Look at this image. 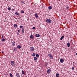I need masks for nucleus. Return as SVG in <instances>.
Returning a JSON list of instances; mask_svg holds the SVG:
<instances>
[{
	"mask_svg": "<svg viewBox=\"0 0 77 77\" xmlns=\"http://www.w3.org/2000/svg\"><path fill=\"white\" fill-rule=\"evenodd\" d=\"M11 65H12V66H15V63L13 61H12L11 62Z\"/></svg>",
	"mask_w": 77,
	"mask_h": 77,
	"instance_id": "obj_1",
	"label": "nucleus"
},
{
	"mask_svg": "<svg viewBox=\"0 0 77 77\" xmlns=\"http://www.w3.org/2000/svg\"><path fill=\"white\" fill-rule=\"evenodd\" d=\"M46 22L47 23H51V20L50 19H47L46 20Z\"/></svg>",
	"mask_w": 77,
	"mask_h": 77,
	"instance_id": "obj_2",
	"label": "nucleus"
},
{
	"mask_svg": "<svg viewBox=\"0 0 77 77\" xmlns=\"http://www.w3.org/2000/svg\"><path fill=\"white\" fill-rule=\"evenodd\" d=\"M48 56L50 58V59H51V58L53 59V55H51V54H48Z\"/></svg>",
	"mask_w": 77,
	"mask_h": 77,
	"instance_id": "obj_3",
	"label": "nucleus"
},
{
	"mask_svg": "<svg viewBox=\"0 0 77 77\" xmlns=\"http://www.w3.org/2000/svg\"><path fill=\"white\" fill-rule=\"evenodd\" d=\"M29 49L31 51H34L35 50V48L33 47H30Z\"/></svg>",
	"mask_w": 77,
	"mask_h": 77,
	"instance_id": "obj_4",
	"label": "nucleus"
},
{
	"mask_svg": "<svg viewBox=\"0 0 77 77\" xmlns=\"http://www.w3.org/2000/svg\"><path fill=\"white\" fill-rule=\"evenodd\" d=\"M60 62L61 63H63L64 62V60L63 58L60 59Z\"/></svg>",
	"mask_w": 77,
	"mask_h": 77,
	"instance_id": "obj_5",
	"label": "nucleus"
},
{
	"mask_svg": "<svg viewBox=\"0 0 77 77\" xmlns=\"http://www.w3.org/2000/svg\"><path fill=\"white\" fill-rule=\"evenodd\" d=\"M35 17L36 18H38L39 17H38V14L36 13L35 14Z\"/></svg>",
	"mask_w": 77,
	"mask_h": 77,
	"instance_id": "obj_6",
	"label": "nucleus"
},
{
	"mask_svg": "<svg viewBox=\"0 0 77 77\" xmlns=\"http://www.w3.org/2000/svg\"><path fill=\"white\" fill-rule=\"evenodd\" d=\"M35 36H36V37H39V36H40V35H39V34H35Z\"/></svg>",
	"mask_w": 77,
	"mask_h": 77,
	"instance_id": "obj_7",
	"label": "nucleus"
},
{
	"mask_svg": "<svg viewBox=\"0 0 77 77\" xmlns=\"http://www.w3.org/2000/svg\"><path fill=\"white\" fill-rule=\"evenodd\" d=\"M30 38H31V39H33L34 38V36L33 35H31L30 37Z\"/></svg>",
	"mask_w": 77,
	"mask_h": 77,
	"instance_id": "obj_8",
	"label": "nucleus"
},
{
	"mask_svg": "<svg viewBox=\"0 0 77 77\" xmlns=\"http://www.w3.org/2000/svg\"><path fill=\"white\" fill-rule=\"evenodd\" d=\"M50 71H51V70L50 69H48L47 71V73L48 74H50Z\"/></svg>",
	"mask_w": 77,
	"mask_h": 77,
	"instance_id": "obj_9",
	"label": "nucleus"
},
{
	"mask_svg": "<svg viewBox=\"0 0 77 77\" xmlns=\"http://www.w3.org/2000/svg\"><path fill=\"white\" fill-rule=\"evenodd\" d=\"M16 75L17 77H20V74L19 73H17L16 74Z\"/></svg>",
	"mask_w": 77,
	"mask_h": 77,
	"instance_id": "obj_10",
	"label": "nucleus"
},
{
	"mask_svg": "<svg viewBox=\"0 0 77 77\" xmlns=\"http://www.w3.org/2000/svg\"><path fill=\"white\" fill-rule=\"evenodd\" d=\"M25 74V72L23 71V70L22 71V75H23V76H24Z\"/></svg>",
	"mask_w": 77,
	"mask_h": 77,
	"instance_id": "obj_11",
	"label": "nucleus"
},
{
	"mask_svg": "<svg viewBox=\"0 0 77 77\" xmlns=\"http://www.w3.org/2000/svg\"><path fill=\"white\" fill-rule=\"evenodd\" d=\"M17 48H18V49H20V48H21V46L20 45H18L17 47Z\"/></svg>",
	"mask_w": 77,
	"mask_h": 77,
	"instance_id": "obj_12",
	"label": "nucleus"
},
{
	"mask_svg": "<svg viewBox=\"0 0 77 77\" xmlns=\"http://www.w3.org/2000/svg\"><path fill=\"white\" fill-rule=\"evenodd\" d=\"M22 33H23H23H24V29L22 28Z\"/></svg>",
	"mask_w": 77,
	"mask_h": 77,
	"instance_id": "obj_13",
	"label": "nucleus"
},
{
	"mask_svg": "<svg viewBox=\"0 0 77 77\" xmlns=\"http://www.w3.org/2000/svg\"><path fill=\"white\" fill-rule=\"evenodd\" d=\"M52 7H51V6H49L48 8V9L49 10H51V9H52Z\"/></svg>",
	"mask_w": 77,
	"mask_h": 77,
	"instance_id": "obj_14",
	"label": "nucleus"
},
{
	"mask_svg": "<svg viewBox=\"0 0 77 77\" xmlns=\"http://www.w3.org/2000/svg\"><path fill=\"white\" fill-rule=\"evenodd\" d=\"M67 46L68 47H70V43L69 42H68L67 44Z\"/></svg>",
	"mask_w": 77,
	"mask_h": 77,
	"instance_id": "obj_15",
	"label": "nucleus"
},
{
	"mask_svg": "<svg viewBox=\"0 0 77 77\" xmlns=\"http://www.w3.org/2000/svg\"><path fill=\"white\" fill-rule=\"evenodd\" d=\"M15 14L16 15H18V16H20V14H19V13H18L17 12H16L15 13Z\"/></svg>",
	"mask_w": 77,
	"mask_h": 77,
	"instance_id": "obj_16",
	"label": "nucleus"
},
{
	"mask_svg": "<svg viewBox=\"0 0 77 77\" xmlns=\"http://www.w3.org/2000/svg\"><path fill=\"white\" fill-rule=\"evenodd\" d=\"M14 27H15V28H17V25L16 24H14Z\"/></svg>",
	"mask_w": 77,
	"mask_h": 77,
	"instance_id": "obj_17",
	"label": "nucleus"
},
{
	"mask_svg": "<svg viewBox=\"0 0 77 77\" xmlns=\"http://www.w3.org/2000/svg\"><path fill=\"white\" fill-rule=\"evenodd\" d=\"M64 38V36H62L60 38V40H62V39Z\"/></svg>",
	"mask_w": 77,
	"mask_h": 77,
	"instance_id": "obj_18",
	"label": "nucleus"
},
{
	"mask_svg": "<svg viewBox=\"0 0 77 77\" xmlns=\"http://www.w3.org/2000/svg\"><path fill=\"white\" fill-rule=\"evenodd\" d=\"M15 44V42H13L12 43V45H13V46H14Z\"/></svg>",
	"mask_w": 77,
	"mask_h": 77,
	"instance_id": "obj_19",
	"label": "nucleus"
},
{
	"mask_svg": "<svg viewBox=\"0 0 77 77\" xmlns=\"http://www.w3.org/2000/svg\"><path fill=\"white\" fill-rule=\"evenodd\" d=\"M48 63H46L45 65V67L46 68H47V66H48Z\"/></svg>",
	"mask_w": 77,
	"mask_h": 77,
	"instance_id": "obj_20",
	"label": "nucleus"
},
{
	"mask_svg": "<svg viewBox=\"0 0 77 77\" xmlns=\"http://www.w3.org/2000/svg\"><path fill=\"white\" fill-rule=\"evenodd\" d=\"M10 77H13V75L11 73H10Z\"/></svg>",
	"mask_w": 77,
	"mask_h": 77,
	"instance_id": "obj_21",
	"label": "nucleus"
},
{
	"mask_svg": "<svg viewBox=\"0 0 77 77\" xmlns=\"http://www.w3.org/2000/svg\"><path fill=\"white\" fill-rule=\"evenodd\" d=\"M34 60H37V58L36 57H35L34 58Z\"/></svg>",
	"mask_w": 77,
	"mask_h": 77,
	"instance_id": "obj_22",
	"label": "nucleus"
},
{
	"mask_svg": "<svg viewBox=\"0 0 77 77\" xmlns=\"http://www.w3.org/2000/svg\"><path fill=\"white\" fill-rule=\"evenodd\" d=\"M39 54H37L36 55V57H39Z\"/></svg>",
	"mask_w": 77,
	"mask_h": 77,
	"instance_id": "obj_23",
	"label": "nucleus"
},
{
	"mask_svg": "<svg viewBox=\"0 0 77 77\" xmlns=\"http://www.w3.org/2000/svg\"><path fill=\"white\" fill-rule=\"evenodd\" d=\"M56 76L57 77H59V74H57L56 75Z\"/></svg>",
	"mask_w": 77,
	"mask_h": 77,
	"instance_id": "obj_24",
	"label": "nucleus"
},
{
	"mask_svg": "<svg viewBox=\"0 0 77 77\" xmlns=\"http://www.w3.org/2000/svg\"><path fill=\"white\" fill-rule=\"evenodd\" d=\"M21 13L23 14V13H24V11H23V10H22L21 11Z\"/></svg>",
	"mask_w": 77,
	"mask_h": 77,
	"instance_id": "obj_25",
	"label": "nucleus"
},
{
	"mask_svg": "<svg viewBox=\"0 0 77 77\" xmlns=\"http://www.w3.org/2000/svg\"><path fill=\"white\" fill-rule=\"evenodd\" d=\"M8 10H9V11H10V10H11V8H10V7H8Z\"/></svg>",
	"mask_w": 77,
	"mask_h": 77,
	"instance_id": "obj_26",
	"label": "nucleus"
},
{
	"mask_svg": "<svg viewBox=\"0 0 77 77\" xmlns=\"http://www.w3.org/2000/svg\"><path fill=\"white\" fill-rule=\"evenodd\" d=\"M32 56H34V57L35 56V54L33 53L32 54Z\"/></svg>",
	"mask_w": 77,
	"mask_h": 77,
	"instance_id": "obj_27",
	"label": "nucleus"
},
{
	"mask_svg": "<svg viewBox=\"0 0 77 77\" xmlns=\"http://www.w3.org/2000/svg\"><path fill=\"white\" fill-rule=\"evenodd\" d=\"M21 31V29H18V31L17 32H20V31Z\"/></svg>",
	"mask_w": 77,
	"mask_h": 77,
	"instance_id": "obj_28",
	"label": "nucleus"
},
{
	"mask_svg": "<svg viewBox=\"0 0 77 77\" xmlns=\"http://www.w3.org/2000/svg\"><path fill=\"white\" fill-rule=\"evenodd\" d=\"M69 8V6H68L66 7V9H68Z\"/></svg>",
	"mask_w": 77,
	"mask_h": 77,
	"instance_id": "obj_29",
	"label": "nucleus"
},
{
	"mask_svg": "<svg viewBox=\"0 0 77 77\" xmlns=\"http://www.w3.org/2000/svg\"><path fill=\"white\" fill-rule=\"evenodd\" d=\"M36 29V28H35V27H33L32 28V30H34V29Z\"/></svg>",
	"mask_w": 77,
	"mask_h": 77,
	"instance_id": "obj_30",
	"label": "nucleus"
},
{
	"mask_svg": "<svg viewBox=\"0 0 77 77\" xmlns=\"http://www.w3.org/2000/svg\"><path fill=\"white\" fill-rule=\"evenodd\" d=\"M19 34H20V33H19V32H17V35H19Z\"/></svg>",
	"mask_w": 77,
	"mask_h": 77,
	"instance_id": "obj_31",
	"label": "nucleus"
},
{
	"mask_svg": "<svg viewBox=\"0 0 77 77\" xmlns=\"http://www.w3.org/2000/svg\"><path fill=\"white\" fill-rule=\"evenodd\" d=\"M2 41H5V39H2Z\"/></svg>",
	"mask_w": 77,
	"mask_h": 77,
	"instance_id": "obj_32",
	"label": "nucleus"
},
{
	"mask_svg": "<svg viewBox=\"0 0 77 77\" xmlns=\"http://www.w3.org/2000/svg\"><path fill=\"white\" fill-rule=\"evenodd\" d=\"M23 26H20V28H23Z\"/></svg>",
	"mask_w": 77,
	"mask_h": 77,
	"instance_id": "obj_33",
	"label": "nucleus"
},
{
	"mask_svg": "<svg viewBox=\"0 0 77 77\" xmlns=\"http://www.w3.org/2000/svg\"><path fill=\"white\" fill-rule=\"evenodd\" d=\"M72 70H74V67H72Z\"/></svg>",
	"mask_w": 77,
	"mask_h": 77,
	"instance_id": "obj_34",
	"label": "nucleus"
},
{
	"mask_svg": "<svg viewBox=\"0 0 77 77\" xmlns=\"http://www.w3.org/2000/svg\"><path fill=\"white\" fill-rule=\"evenodd\" d=\"M2 38H3V34L2 35Z\"/></svg>",
	"mask_w": 77,
	"mask_h": 77,
	"instance_id": "obj_35",
	"label": "nucleus"
},
{
	"mask_svg": "<svg viewBox=\"0 0 77 77\" xmlns=\"http://www.w3.org/2000/svg\"><path fill=\"white\" fill-rule=\"evenodd\" d=\"M14 51H17V49L15 48L14 49Z\"/></svg>",
	"mask_w": 77,
	"mask_h": 77,
	"instance_id": "obj_36",
	"label": "nucleus"
},
{
	"mask_svg": "<svg viewBox=\"0 0 77 77\" xmlns=\"http://www.w3.org/2000/svg\"><path fill=\"white\" fill-rule=\"evenodd\" d=\"M21 3H24V2L23 1H21Z\"/></svg>",
	"mask_w": 77,
	"mask_h": 77,
	"instance_id": "obj_37",
	"label": "nucleus"
},
{
	"mask_svg": "<svg viewBox=\"0 0 77 77\" xmlns=\"http://www.w3.org/2000/svg\"><path fill=\"white\" fill-rule=\"evenodd\" d=\"M2 53L3 54V53H4V51H2Z\"/></svg>",
	"mask_w": 77,
	"mask_h": 77,
	"instance_id": "obj_38",
	"label": "nucleus"
},
{
	"mask_svg": "<svg viewBox=\"0 0 77 77\" xmlns=\"http://www.w3.org/2000/svg\"><path fill=\"white\" fill-rule=\"evenodd\" d=\"M31 75H33V74H32V73H31Z\"/></svg>",
	"mask_w": 77,
	"mask_h": 77,
	"instance_id": "obj_39",
	"label": "nucleus"
},
{
	"mask_svg": "<svg viewBox=\"0 0 77 77\" xmlns=\"http://www.w3.org/2000/svg\"><path fill=\"white\" fill-rule=\"evenodd\" d=\"M14 9H13L12 10V11H14Z\"/></svg>",
	"mask_w": 77,
	"mask_h": 77,
	"instance_id": "obj_40",
	"label": "nucleus"
},
{
	"mask_svg": "<svg viewBox=\"0 0 77 77\" xmlns=\"http://www.w3.org/2000/svg\"><path fill=\"white\" fill-rule=\"evenodd\" d=\"M35 77H38V76H35Z\"/></svg>",
	"mask_w": 77,
	"mask_h": 77,
	"instance_id": "obj_41",
	"label": "nucleus"
},
{
	"mask_svg": "<svg viewBox=\"0 0 77 77\" xmlns=\"http://www.w3.org/2000/svg\"><path fill=\"white\" fill-rule=\"evenodd\" d=\"M76 56H77V53L76 54Z\"/></svg>",
	"mask_w": 77,
	"mask_h": 77,
	"instance_id": "obj_42",
	"label": "nucleus"
}]
</instances>
